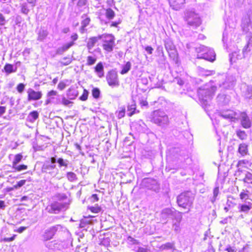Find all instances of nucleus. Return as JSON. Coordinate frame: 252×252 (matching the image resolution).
Wrapping results in <instances>:
<instances>
[{
    "instance_id": "nucleus-17",
    "label": "nucleus",
    "mask_w": 252,
    "mask_h": 252,
    "mask_svg": "<svg viewBox=\"0 0 252 252\" xmlns=\"http://www.w3.org/2000/svg\"><path fill=\"white\" fill-rule=\"evenodd\" d=\"M186 0H169L170 7L174 10H179L185 5Z\"/></svg>"
},
{
    "instance_id": "nucleus-58",
    "label": "nucleus",
    "mask_w": 252,
    "mask_h": 252,
    "mask_svg": "<svg viewBox=\"0 0 252 252\" xmlns=\"http://www.w3.org/2000/svg\"><path fill=\"white\" fill-rule=\"evenodd\" d=\"M15 235H13L12 237L10 238H4L3 239V241L4 242H11L14 240Z\"/></svg>"
},
{
    "instance_id": "nucleus-29",
    "label": "nucleus",
    "mask_w": 252,
    "mask_h": 252,
    "mask_svg": "<svg viewBox=\"0 0 252 252\" xmlns=\"http://www.w3.org/2000/svg\"><path fill=\"white\" fill-rule=\"evenodd\" d=\"M252 44V35L251 34L249 36V40L247 42V44L245 46L243 49V53L244 56L247 54L251 50L250 49V46Z\"/></svg>"
},
{
    "instance_id": "nucleus-3",
    "label": "nucleus",
    "mask_w": 252,
    "mask_h": 252,
    "mask_svg": "<svg viewBox=\"0 0 252 252\" xmlns=\"http://www.w3.org/2000/svg\"><path fill=\"white\" fill-rule=\"evenodd\" d=\"M151 121L163 128L167 127L169 124L168 115L164 111L160 110H157L152 113Z\"/></svg>"
},
{
    "instance_id": "nucleus-22",
    "label": "nucleus",
    "mask_w": 252,
    "mask_h": 252,
    "mask_svg": "<svg viewBox=\"0 0 252 252\" xmlns=\"http://www.w3.org/2000/svg\"><path fill=\"white\" fill-rule=\"evenodd\" d=\"M74 44V43L73 41H71L64 44L63 46L58 48L57 50V53L60 55L62 54L64 52L67 51Z\"/></svg>"
},
{
    "instance_id": "nucleus-16",
    "label": "nucleus",
    "mask_w": 252,
    "mask_h": 252,
    "mask_svg": "<svg viewBox=\"0 0 252 252\" xmlns=\"http://www.w3.org/2000/svg\"><path fill=\"white\" fill-rule=\"evenodd\" d=\"M29 101L37 100L40 99L42 94L41 92H36L32 89H29L27 91Z\"/></svg>"
},
{
    "instance_id": "nucleus-32",
    "label": "nucleus",
    "mask_w": 252,
    "mask_h": 252,
    "mask_svg": "<svg viewBox=\"0 0 252 252\" xmlns=\"http://www.w3.org/2000/svg\"><path fill=\"white\" fill-rule=\"evenodd\" d=\"M57 163L59 164V167H64L65 168H67L68 165L69 161L67 159L60 158H58Z\"/></svg>"
},
{
    "instance_id": "nucleus-9",
    "label": "nucleus",
    "mask_w": 252,
    "mask_h": 252,
    "mask_svg": "<svg viewBox=\"0 0 252 252\" xmlns=\"http://www.w3.org/2000/svg\"><path fill=\"white\" fill-rule=\"evenodd\" d=\"M42 170L43 172L48 173L53 177L56 176L59 173V170L56 168V165L50 164L49 161H46L43 165Z\"/></svg>"
},
{
    "instance_id": "nucleus-21",
    "label": "nucleus",
    "mask_w": 252,
    "mask_h": 252,
    "mask_svg": "<svg viewBox=\"0 0 252 252\" xmlns=\"http://www.w3.org/2000/svg\"><path fill=\"white\" fill-rule=\"evenodd\" d=\"M74 44V43L73 41H71L64 44L63 46L58 48L57 50V53L60 55L62 54L64 52L67 51Z\"/></svg>"
},
{
    "instance_id": "nucleus-7",
    "label": "nucleus",
    "mask_w": 252,
    "mask_h": 252,
    "mask_svg": "<svg viewBox=\"0 0 252 252\" xmlns=\"http://www.w3.org/2000/svg\"><path fill=\"white\" fill-rule=\"evenodd\" d=\"M143 185L148 189L158 192L160 189L159 184L157 181L152 178L144 179Z\"/></svg>"
},
{
    "instance_id": "nucleus-28",
    "label": "nucleus",
    "mask_w": 252,
    "mask_h": 252,
    "mask_svg": "<svg viewBox=\"0 0 252 252\" xmlns=\"http://www.w3.org/2000/svg\"><path fill=\"white\" fill-rule=\"evenodd\" d=\"M39 116L38 113L36 111L31 112L27 117V120L31 123H33Z\"/></svg>"
},
{
    "instance_id": "nucleus-4",
    "label": "nucleus",
    "mask_w": 252,
    "mask_h": 252,
    "mask_svg": "<svg viewBox=\"0 0 252 252\" xmlns=\"http://www.w3.org/2000/svg\"><path fill=\"white\" fill-rule=\"evenodd\" d=\"M195 51L197 53L198 59H203L210 62L215 60L216 54L213 49L200 45L195 48Z\"/></svg>"
},
{
    "instance_id": "nucleus-57",
    "label": "nucleus",
    "mask_w": 252,
    "mask_h": 252,
    "mask_svg": "<svg viewBox=\"0 0 252 252\" xmlns=\"http://www.w3.org/2000/svg\"><path fill=\"white\" fill-rule=\"evenodd\" d=\"M136 252H148L147 249L146 248L138 247L136 250Z\"/></svg>"
},
{
    "instance_id": "nucleus-23",
    "label": "nucleus",
    "mask_w": 252,
    "mask_h": 252,
    "mask_svg": "<svg viewBox=\"0 0 252 252\" xmlns=\"http://www.w3.org/2000/svg\"><path fill=\"white\" fill-rule=\"evenodd\" d=\"M77 90L74 88L69 89L66 93V95L69 100L74 99L78 95Z\"/></svg>"
},
{
    "instance_id": "nucleus-11",
    "label": "nucleus",
    "mask_w": 252,
    "mask_h": 252,
    "mask_svg": "<svg viewBox=\"0 0 252 252\" xmlns=\"http://www.w3.org/2000/svg\"><path fill=\"white\" fill-rule=\"evenodd\" d=\"M106 80L109 85L112 87L119 86V81L117 72L114 70L108 72L106 76Z\"/></svg>"
},
{
    "instance_id": "nucleus-36",
    "label": "nucleus",
    "mask_w": 252,
    "mask_h": 252,
    "mask_svg": "<svg viewBox=\"0 0 252 252\" xmlns=\"http://www.w3.org/2000/svg\"><path fill=\"white\" fill-rule=\"evenodd\" d=\"M249 191L248 190H243L240 194V199L244 201H246V200L249 198Z\"/></svg>"
},
{
    "instance_id": "nucleus-30",
    "label": "nucleus",
    "mask_w": 252,
    "mask_h": 252,
    "mask_svg": "<svg viewBox=\"0 0 252 252\" xmlns=\"http://www.w3.org/2000/svg\"><path fill=\"white\" fill-rule=\"evenodd\" d=\"M4 69L6 73H7V74H10L13 72H16L17 67H15V68H14V66L12 64L6 63L4 67Z\"/></svg>"
},
{
    "instance_id": "nucleus-20",
    "label": "nucleus",
    "mask_w": 252,
    "mask_h": 252,
    "mask_svg": "<svg viewBox=\"0 0 252 252\" xmlns=\"http://www.w3.org/2000/svg\"><path fill=\"white\" fill-rule=\"evenodd\" d=\"M246 204H239L238 206L240 212L247 213L252 208V204L251 202H246Z\"/></svg>"
},
{
    "instance_id": "nucleus-49",
    "label": "nucleus",
    "mask_w": 252,
    "mask_h": 252,
    "mask_svg": "<svg viewBox=\"0 0 252 252\" xmlns=\"http://www.w3.org/2000/svg\"><path fill=\"white\" fill-rule=\"evenodd\" d=\"M174 247V244L171 243H167L161 246V249L162 250H168L172 249Z\"/></svg>"
},
{
    "instance_id": "nucleus-51",
    "label": "nucleus",
    "mask_w": 252,
    "mask_h": 252,
    "mask_svg": "<svg viewBox=\"0 0 252 252\" xmlns=\"http://www.w3.org/2000/svg\"><path fill=\"white\" fill-rule=\"evenodd\" d=\"M100 90L98 88H94L92 90V95L95 98H98L100 95Z\"/></svg>"
},
{
    "instance_id": "nucleus-18",
    "label": "nucleus",
    "mask_w": 252,
    "mask_h": 252,
    "mask_svg": "<svg viewBox=\"0 0 252 252\" xmlns=\"http://www.w3.org/2000/svg\"><path fill=\"white\" fill-rule=\"evenodd\" d=\"M173 209L170 208H164L162 210L160 213V219L161 220L164 221V223H166L167 222V219L172 217L173 214Z\"/></svg>"
},
{
    "instance_id": "nucleus-5",
    "label": "nucleus",
    "mask_w": 252,
    "mask_h": 252,
    "mask_svg": "<svg viewBox=\"0 0 252 252\" xmlns=\"http://www.w3.org/2000/svg\"><path fill=\"white\" fill-rule=\"evenodd\" d=\"M184 19L188 25L193 28L199 27L201 24L199 15L193 11H187L185 14Z\"/></svg>"
},
{
    "instance_id": "nucleus-35",
    "label": "nucleus",
    "mask_w": 252,
    "mask_h": 252,
    "mask_svg": "<svg viewBox=\"0 0 252 252\" xmlns=\"http://www.w3.org/2000/svg\"><path fill=\"white\" fill-rule=\"evenodd\" d=\"M90 22V19L89 18H87L85 19L83 21H82L81 24V28L80 29V31L82 33L84 32L85 30V28L89 24Z\"/></svg>"
},
{
    "instance_id": "nucleus-64",
    "label": "nucleus",
    "mask_w": 252,
    "mask_h": 252,
    "mask_svg": "<svg viewBox=\"0 0 252 252\" xmlns=\"http://www.w3.org/2000/svg\"><path fill=\"white\" fill-rule=\"evenodd\" d=\"M238 252H250V251L248 247H244L239 250Z\"/></svg>"
},
{
    "instance_id": "nucleus-31",
    "label": "nucleus",
    "mask_w": 252,
    "mask_h": 252,
    "mask_svg": "<svg viewBox=\"0 0 252 252\" xmlns=\"http://www.w3.org/2000/svg\"><path fill=\"white\" fill-rule=\"evenodd\" d=\"M48 35V32L46 30H40L38 33L37 40L39 41H42Z\"/></svg>"
},
{
    "instance_id": "nucleus-61",
    "label": "nucleus",
    "mask_w": 252,
    "mask_h": 252,
    "mask_svg": "<svg viewBox=\"0 0 252 252\" xmlns=\"http://www.w3.org/2000/svg\"><path fill=\"white\" fill-rule=\"evenodd\" d=\"M26 182V180H22L19 181L17 184L18 185V186L19 187V188H21V187H22L23 185H24L25 184Z\"/></svg>"
},
{
    "instance_id": "nucleus-56",
    "label": "nucleus",
    "mask_w": 252,
    "mask_h": 252,
    "mask_svg": "<svg viewBox=\"0 0 252 252\" xmlns=\"http://www.w3.org/2000/svg\"><path fill=\"white\" fill-rule=\"evenodd\" d=\"M65 84L63 82H60L58 85V88L60 90H63L65 87Z\"/></svg>"
},
{
    "instance_id": "nucleus-19",
    "label": "nucleus",
    "mask_w": 252,
    "mask_h": 252,
    "mask_svg": "<svg viewBox=\"0 0 252 252\" xmlns=\"http://www.w3.org/2000/svg\"><path fill=\"white\" fill-rule=\"evenodd\" d=\"M101 37L102 36H101V35H99L97 36L91 37L89 38L87 43V47L89 53H92L91 50L94 46L98 41L101 39Z\"/></svg>"
},
{
    "instance_id": "nucleus-44",
    "label": "nucleus",
    "mask_w": 252,
    "mask_h": 252,
    "mask_svg": "<svg viewBox=\"0 0 252 252\" xmlns=\"http://www.w3.org/2000/svg\"><path fill=\"white\" fill-rule=\"evenodd\" d=\"M12 168L18 171H21L23 170H26L28 168V166L24 164L20 165L16 164L15 166L14 165L12 166Z\"/></svg>"
},
{
    "instance_id": "nucleus-38",
    "label": "nucleus",
    "mask_w": 252,
    "mask_h": 252,
    "mask_svg": "<svg viewBox=\"0 0 252 252\" xmlns=\"http://www.w3.org/2000/svg\"><path fill=\"white\" fill-rule=\"evenodd\" d=\"M23 158V156L21 154H17L15 156L14 160L12 162V166H15L16 164H18L20 162Z\"/></svg>"
},
{
    "instance_id": "nucleus-47",
    "label": "nucleus",
    "mask_w": 252,
    "mask_h": 252,
    "mask_svg": "<svg viewBox=\"0 0 252 252\" xmlns=\"http://www.w3.org/2000/svg\"><path fill=\"white\" fill-rule=\"evenodd\" d=\"M89 209L94 213H98L101 210V208L98 205H95L94 206H91L89 207Z\"/></svg>"
},
{
    "instance_id": "nucleus-62",
    "label": "nucleus",
    "mask_w": 252,
    "mask_h": 252,
    "mask_svg": "<svg viewBox=\"0 0 252 252\" xmlns=\"http://www.w3.org/2000/svg\"><path fill=\"white\" fill-rule=\"evenodd\" d=\"M220 87H222L223 88L226 89H228V87H229V85L226 82H223V83L220 84Z\"/></svg>"
},
{
    "instance_id": "nucleus-14",
    "label": "nucleus",
    "mask_w": 252,
    "mask_h": 252,
    "mask_svg": "<svg viewBox=\"0 0 252 252\" xmlns=\"http://www.w3.org/2000/svg\"><path fill=\"white\" fill-rule=\"evenodd\" d=\"M242 174H244L245 177L243 179V181L245 183L252 184V173L247 171H243L240 168L236 172L235 175L239 177H242Z\"/></svg>"
},
{
    "instance_id": "nucleus-6",
    "label": "nucleus",
    "mask_w": 252,
    "mask_h": 252,
    "mask_svg": "<svg viewBox=\"0 0 252 252\" xmlns=\"http://www.w3.org/2000/svg\"><path fill=\"white\" fill-rule=\"evenodd\" d=\"M103 49L107 52H111L115 46V37L111 34H101Z\"/></svg>"
},
{
    "instance_id": "nucleus-42",
    "label": "nucleus",
    "mask_w": 252,
    "mask_h": 252,
    "mask_svg": "<svg viewBox=\"0 0 252 252\" xmlns=\"http://www.w3.org/2000/svg\"><path fill=\"white\" fill-rule=\"evenodd\" d=\"M180 222H181L174 221L173 220L172 228L177 233H179L180 231Z\"/></svg>"
},
{
    "instance_id": "nucleus-48",
    "label": "nucleus",
    "mask_w": 252,
    "mask_h": 252,
    "mask_svg": "<svg viewBox=\"0 0 252 252\" xmlns=\"http://www.w3.org/2000/svg\"><path fill=\"white\" fill-rule=\"evenodd\" d=\"M63 105L66 106H68L70 104H72V102L70 101L69 100L67 99L64 96H63L62 98V100L61 102Z\"/></svg>"
},
{
    "instance_id": "nucleus-2",
    "label": "nucleus",
    "mask_w": 252,
    "mask_h": 252,
    "mask_svg": "<svg viewBox=\"0 0 252 252\" xmlns=\"http://www.w3.org/2000/svg\"><path fill=\"white\" fill-rule=\"evenodd\" d=\"M217 87L212 84L199 88L198 90L199 98L205 105H208L216 91Z\"/></svg>"
},
{
    "instance_id": "nucleus-45",
    "label": "nucleus",
    "mask_w": 252,
    "mask_h": 252,
    "mask_svg": "<svg viewBox=\"0 0 252 252\" xmlns=\"http://www.w3.org/2000/svg\"><path fill=\"white\" fill-rule=\"evenodd\" d=\"M21 12L23 14L27 15L30 11L28 5L26 3H23L21 6Z\"/></svg>"
},
{
    "instance_id": "nucleus-34",
    "label": "nucleus",
    "mask_w": 252,
    "mask_h": 252,
    "mask_svg": "<svg viewBox=\"0 0 252 252\" xmlns=\"http://www.w3.org/2000/svg\"><path fill=\"white\" fill-rule=\"evenodd\" d=\"M131 66V63L129 62H127L125 65H123L121 73L122 74H126L130 69Z\"/></svg>"
},
{
    "instance_id": "nucleus-50",
    "label": "nucleus",
    "mask_w": 252,
    "mask_h": 252,
    "mask_svg": "<svg viewBox=\"0 0 252 252\" xmlns=\"http://www.w3.org/2000/svg\"><path fill=\"white\" fill-rule=\"evenodd\" d=\"M72 62L70 58L64 57L61 61V63L63 65H67L70 64Z\"/></svg>"
},
{
    "instance_id": "nucleus-10",
    "label": "nucleus",
    "mask_w": 252,
    "mask_h": 252,
    "mask_svg": "<svg viewBox=\"0 0 252 252\" xmlns=\"http://www.w3.org/2000/svg\"><path fill=\"white\" fill-rule=\"evenodd\" d=\"M65 204L58 202H54L50 205L47 207L46 210L51 214H58L65 208Z\"/></svg>"
},
{
    "instance_id": "nucleus-39",
    "label": "nucleus",
    "mask_w": 252,
    "mask_h": 252,
    "mask_svg": "<svg viewBox=\"0 0 252 252\" xmlns=\"http://www.w3.org/2000/svg\"><path fill=\"white\" fill-rule=\"evenodd\" d=\"M96 61V58L95 56H89L87 58V65H92L95 63Z\"/></svg>"
},
{
    "instance_id": "nucleus-53",
    "label": "nucleus",
    "mask_w": 252,
    "mask_h": 252,
    "mask_svg": "<svg viewBox=\"0 0 252 252\" xmlns=\"http://www.w3.org/2000/svg\"><path fill=\"white\" fill-rule=\"evenodd\" d=\"M24 89H25V85L23 83H20V84H18L17 87V90L18 92L20 93H22L24 91Z\"/></svg>"
},
{
    "instance_id": "nucleus-60",
    "label": "nucleus",
    "mask_w": 252,
    "mask_h": 252,
    "mask_svg": "<svg viewBox=\"0 0 252 252\" xmlns=\"http://www.w3.org/2000/svg\"><path fill=\"white\" fill-rule=\"evenodd\" d=\"M58 158L56 157L50 158V164H55L57 162Z\"/></svg>"
},
{
    "instance_id": "nucleus-59",
    "label": "nucleus",
    "mask_w": 252,
    "mask_h": 252,
    "mask_svg": "<svg viewBox=\"0 0 252 252\" xmlns=\"http://www.w3.org/2000/svg\"><path fill=\"white\" fill-rule=\"evenodd\" d=\"M57 94V92L56 91L52 90L48 93L47 95L48 96L51 97L52 96H55Z\"/></svg>"
},
{
    "instance_id": "nucleus-13",
    "label": "nucleus",
    "mask_w": 252,
    "mask_h": 252,
    "mask_svg": "<svg viewBox=\"0 0 252 252\" xmlns=\"http://www.w3.org/2000/svg\"><path fill=\"white\" fill-rule=\"evenodd\" d=\"M220 116L223 118L235 122L239 117V113L232 110H224L220 112Z\"/></svg>"
},
{
    "instance_id": "nucleus-8",
    "label": "nucleus",
    "mask_w": 252,
    "mask_h": 252,
    "mask_svg": "<svg viewBox=\"0 0 252 252\" xmlns=\"http://www.w3.org/2000/svg\"><path fill=\"white\" fill-rule=\"evenodd\" d=\"M62 228V227L61 225L57 224L54 226H52L46 229L42 235L43 240L48 241L52 239L56 232L58 230L61 229Z\"/></svg>"
},
{
    "instance_id": "nucleus-55",
    "label": "nucleus",
    "mask_w": 252,
    "mask_h": 252,
    "mask_svg": "<svg viewBox=\"0 0 252 252\" xmlns=\"http://www.w3.org/2000/svg\"><path fill=\"white\" fill-rule=\"evenodd\" d=\"M125 109H123L122 110H121L119 112L117 117L119 119H121L122 118H123L125 116Z\"/></svg>"
},
{
    "instance_id": "nucleus-37",
    "label": "nucleus",
    "mask_w": 252,
    "mask_h": 252,
    "mask_svg": "<svg viewBox=\"0 0 252 252\" xmlns=\"http://www.w3.org/2000/svg\"><path fill=\"white\" fill-rule=\"evenodd\" d=\"M66 177L70 182H74L77 180L76 175L72 172H68L66 174Z\"/></svg>"
},
{
    "instance_id": "nucleus-63",
    "label": "nucleus",
    "mask_w": 252,
    "mask_h": 252,
    "mask_svg": "<svg viewBox=\"0 0 252 252\" xmlns=\"http://www.w3.org/2000/svg\"><path fill=\"white\" fill-rule=\"evenodd\" d=\"M145 50L149 54H152L153 53V49L151 46H147L145 48Z\"/></svg>"
},
{
    "instance_id": "nucleus-12",
    "label": "nucleus",
    "mask_w": 252,
    "mask_h": 252,
    "mask_svg": "<svg viewBox=\"0 0 252 252\" xmlns=\"http://www.w3.org/2000/svg\"><path fill=\"white\" fill-rule=\"evenodd\" d=\"M164 46L169 56L173 60H176L177 59V53L172 41L169 39L166 40L164 42Z\"/></svg>"
},
{
    "instance_id": "nucleus-27",
    "label": "nucleus",
    "mask_w": 252,
    "mask_h": 252,
    "mask_svg": "<svg viewBox=\"0 0 252 252\" xmlns=\"http://www.w3.org/2000/svg\"><path fill=\"white\" fill-rule=\"evenodd\" d=\"M172 217L174 221L181 222L182 220V213L173 209Z\"/></svg>"
},
{
    "instance_id": "nucleus-25",
    "label": "nucleus",
    "mask_w": 252,
    "mask_h": 252,
    "mask_svg": "<svg viewBox=\"0 0 252 252\" xmlns=\"http://www.w3.org/2000/svg\"><path fill=\"white\" fill-rule=\"evenodd\" d=\"M95 72L101 78L104 76L103 66L101 62L98 63L95 67Z\"/></svg>"
},
{
    "instance_id": "nucleus-24",
    "label": "nucleus",
    "mask_w": 252,
    "mask_h": 252,
    "mask_svg": "<svg viewBox=\"0 0 252 252\" xmlns=\"http://www.w3.org/2000/svg\"><path fill=\"white\" fill-rule=\"evenodd\" d=\"M238 153L241 156L244 157L248 153V145L245 143H242L239 145Z\"/></svg>"
},
{
    "instance_id": "nucleus-41",
    "label": "nucleus",
    "mask_w": 252,
    "mask_h": 252,
    "mask_svg": "<svg viewBox=\"0 0 252 252\" xmlns=\"http://www.w3.org/2000/svg\"><path fill=\"white\" fill-rule=\"evenodd\" d=\"M106 16L109 19H112L115 16L114 11L111 8H108L106 11Z\"/></svg>"
},
{
    "instance_id": "nucleus-43",
    "label": "nucleus",
    "mask_w": 252,
    "mask_h": 252,
    "mask_svg": "<svg viewBox=\"0 0 252 252\" xmlns=\"http://www.w3.org/2000/svg\"><path fill=\"white\" fill-rule=\"evenodd\" d=\"M135 110L136 105L135 103H133V104L128 105L127 107V110L130 111V112L128 113V116H131L134 113Z\"/></svg>"
},
{
    "instance_id": "nucleus-40",
    "label": "nucleus",
    "mask_w": 252,
    "mask_h": 252,
    "mask_svg": "<svg viewBox=\"0 0 252 252\" xmlns=\"http://www.w3.org/2000/svg\"><path fill=\"white\" fill-rule=\"evenodd\" d=\"M237 136L241 140L246 139L247 137V135L245 131L238 130L236 131Z\"/></svg>"
},
{
    "instance_id": "nucleus-33",
    "label": "nucleus",
    "mask_w": 252,
    "mask_h": 252,
    "mask_svg": "<svg viewBox=\"0 0 252 252\" xmlns=\"http://www.w3.org/2000/svg\"><path fill=\"white\" fill-rule=\"evenodd\" d=\"M88 6V0H79L77 6L78 9L80 10H82L83 8H85Z\"/></svg>"
},
{
    "instance_id": "nucleus-46",
    "label": "nucleus",
    "mask_w": 252,
    "mask_h": 252,
    "mask_svg": "<svg viewBox=\"0 0 252 252\" xmlns=\"http://www.w3.org/2000/svg\"><path fill=\"white\" fill-rule=\"evenodd\" d=\"M127 242L129 245H138L140 243L138 240L135 239L134 238H132L131 236H128L127 237Z\"/></svg>"
},
{
    "instance_id": "nucleus-1",
    "label": "nucleus",
    "mask_w": 252,
    "mask_h": 252,
    "mask_svg": "<svg viewBox=\"0 0 252 252\" xmlns=\"http://www.w3.org/2000/svg\"><path fill=\"white\" fill-rule=\"evenodd\" d=\"M195 194L190 191L181 193L177 197V202L179 207L187 209V212L190 211L192 206Z\"/></svg>"
},
{
    "instance_id": "nucleus-54",
    "label": "nucleus",
    "mask_w": 252,
    "mask_h": 252,
    "mask_svg": "<svg viewBox=\"0 0 252 252\" xmlns=\"http://www.w3.org/2000/svg\"><path fill=\"white\" fill-rule=\"evenodd\" d=\"M6 22V20L2 14L0 13V26H4Z\"/></svg>"
},
{
    "instance_id": "nucleus-52",
    "label": "nucleus",
    "mask_w": 252,
    "mask_h": 252,
    "mask_svg": "<svg viewBox=\"0 0 252 252\" xmlns=\"http://www.w3.org/2000/svg\"><path fill=\"white\" fill-rule=\"evenodd\" d=\"M88 92L86 90H84L83 94L80 97V99L82 101H85L88 98Z\"/></svg>"
},
{
    "instance_id": "nucleus-15",
    "label": "nucleus",
    "mask_w": 252,
    "mask_h": 252,
    "mask_svg": "<svg viewBox=\"0 0 252 252\" xmlns=\"http://www.w3.org/2000/svg\"><path fill=\"white\" fill-rule=\"evenodd\" d=\"M238 119L241 120V125L244 128H248L251 127V121L246 113L242 112L239 113V117Z\"/></svg>"
},
{
    "instance_id": "nucleus-26",
    "label": "nucleus",
    "mask_w": 252,
    "mask_h": 252,
    "mask_svg": "<svg viewBox=\"0 0 252 252\" xmlns=\"http://www.w3.org/2000/svg\"><path fill=\"white\" fill-rule=\"evenodd\" d=\"M136 126L137 130L140 132H145L148 129L147 126L142 120H139L138 121V122L136 123Z\"/></svg>"
}]
</instances>
